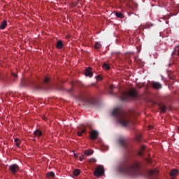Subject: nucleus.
Masks as SVG:
<instances>
[{
    "mask_svg": "<svg viewBox=\"0 0 179 179\" xmlns=\"http://www.w3.org/2000/svg\"><path fill=\"white\" fill-rule=\"evenodd\" d=\"M117 170L119 173L129 176V177H138L142 176V164L138 161H134L129 164V156H125L120 163Z\"/></svg>",
    "mask_w": 179,
    "mask_h": 179,
    "instance_id": "f257e3e1",
    "label": "nucleus"
},
{
    "mask_svg": "<svg viewBox=\"0 0 179 179\" xmlns=\"http://www.w3.org/2000/svg\"><path fill=\"white\" fill-rule=\"evenodd\" d=\"M50 83H51V79H50L48 77H45L43 83L36 81L30 78H27L21 80L20 86H22V87H24L26 86H30V85H32V86L36 90H41L42 89H50Z\"/></svg>",
    "mask_w": 179,
    "mask_h": 179,
    "instance_id": "f03ea898",
    "label": "nucleus"
},
{
    "mask_svg": "<svg viewBox=\"0 0 179 179\" xmlns=\"http://www.w3.org/2000/svg\"><path fill=\"white\" fill-rule=\"evenodd\" d=\"M112 115L117 119V122L122 127H128L131 123V117L120 108H115L112 112Z\"/></svg>",
    "mask_w": 179,
    "mask_h": 179,
    "instance_id": "7ed1b4c3",
    "label": "nucleus"
},
{
    "mask_svg": "<svg viewBox=\"0 0 179 179\" xmlns=\"http://www.w3.org/2000/svg\"><path fill=\"white\" fill-rule=\"evenodd\" d=\"M138 97V94L135 90H131L129 92H124L120 96V99L122 101H129L131 100H135Z\"/></svg>",
    "mask_w": 179,
    "mask_h": 179,
    "instance_id": "20e7f679",
    "label": "nucleus"
},
{
    "mask_svg": "<svg viewBox=\"0 0 179 179\" xmlns=\"http://www.w3.org/2000/svg\"><path fill=\"white\" fill-rule=\"evenodd\" d=\"M80 101L86 104L87 106H96V99L89 96V95H81L79 96Z\"/></svg>",
    "mask_w": 179,
    "mask_h": 179,
    "instance_id": "39448f33",
    "label": "nucleus"
},
{
    "mask_svg": "<svg viewBox=\"0 0 179 179\" xmlns=\"http://www.w3.org/2000/svg\"><path fill=\"white\" fill-rule=\"evenodd\" d=\"M8 171L11 173L13 176H15V174L19 173V171H20V168L19 167V165L14 164L8 166Z\"/></svg>",
    "mask_w": 179,
    "mask_h": 179,
    "instance_id": "423d86ee",
    "label": "nucleus"
},
{
    "mask_svg": "<svg viewBox=\"0 0 179 179\" xmlns=\"http://www.w3.org/2000/svg\"><path fill=\"white\" fill-rule=\"evenodd\" d=\"M103 174H104V168L103 166H98L94 172L95 177H101Z\"/></svg>",
    "mask_w": 179,
    "mask_h": 179,
    "instance_id": "0eeeda50",
    "label": "nucleus"
},
{
    "mask_svg": "<svg viewBox=\"0 0 179 179\" xmlns=\"http://www.w3.org/2000/svg\"><path fill=\"white\" fill-rule=\"evenodd\" d=\"M78 131L77 132L78 136H82L83 134L86 132V126L81 124L78 127Z\"/></svg>",
    "mask_w": 179,
    "mask_h": 179,
    "instance_id": "6e6552de",
    "label": "nucleus"
},
{
    "mask_svg": "<svg viewBox=\"0 0 179 179\" xmlns=\"http://www.w3.org/2000/svg\"><path fill=\"white\" fill-rule=\"evenodd\" d=\"M90 138L92 139V141H96L99 136V131L96 130H92V132L90 134Z\"/></svg>",
    "mask_w": 179,
    "mask_h": 179,
    "instance_id": "1a4fd4ad",
    "label": "nucleus"
},
{
    "mask_svg": "<svg viewBox=\"0 0 179 179\" xmlns=\"http://www.w3.org/2000/svg\"><path fill=\"white\" fill-rule=\"evenodd\" d=\"M115 90H117V87L114 85L112 84L109 86V94H111V96H117Z\"/></svg>",
    "mask_w": 179,
    "mask_h": 179,
    "instance_id": "9d476101",
    "label": "nucleus"
},
{
    "mask_svg": "<svg viewBox=\"0 0 179 179\" xmlns=\"http://www.w3.org/2000/svg\"><path fill=\"white\" fill-rule=\"evenodd\" d=\"M118 143L120 146H122V148H124V149H127L128 146V143H127V141L122 138L119 139Z\"/></svg>",
    "mask_w": 179,
    "mask_h": 179,
    "instance_id": "9b49d317",
    "label": "nucleus"
},
{
    "mask_svg": "<svg viewBox=\"0 0 179 179\" xmlns=\"http://www.w3.org/2000/svg\"><path fill=\"white\" fill-rule=\"evenodd\" d=\"M92 67H88L85 69V75L88 76V78H92L93 76V73L92 72Z\"/></svg>",
    "mask_w": 179,
    "mask_h": 179,
    "instance_id": "f8f14e48",
    "label": "nucleus"
},
{
    "mask_svg": "<svg viewBox=\"0 0 179 179\" xmlns=\"http://www.w3.org/2000/svg\"><path fill=\"white\" fill-rule=\"evenodd\" d=\"M152 87H153V89H155L157 90L159 89H162V87H163V85L162 84H160V83L152 82Z\"/></svg>",
    "mask_w": 179,
    "mask_h": 179,
    "instance_id": "ddd939ff",
    "label": "nucleus"
},
{
    "mask_svg": "<svg viewBox=\"0 0 179 179\" xmlns=\"http://www.w3.org/2000/svg\"><path fill=\"white\" fill-rule=\"evenodd\" d=\"M34 136L40 138V136H43V131L39 129H36L35 131H34Z\"/></svg>",
    "mask_w": 179,
    "mask_h": 179,
    "instance_id": "4468645a",
    "label": "nucleus"
},
{
    "mask_svg": "<svg viewBox=\"0 0 179 179\" xmlns=\"http://www.w3.org/2000/svg\"><path fill=\"white\" fill-rule=\"evenodd\" d=\"M171 177H177L178 176V170L177 169H172L170 173Z\"/></svg>",
    "mask_w": 179,
    "mask_h": 179,
    "instance_id": "2eb2a0df",
    "label": "nucleus"
},
{
    "mask_svg": "<svg viewBox=\"0 0 179 179\" xmlns=\"http://www.w3.org/2000/svg\"><path fill=\"white\" fill-rule=\"evenodd\" d=\"M56 47L59 50L64 48V43H62V41H58L57 43Z\"/></svg>",
    "mask_w": 179,
    "mask_h": 179,
    "instance_id": "dca6fc26",
    "label": "nucleus"
},
{
    "mask_svg": "<svg viewBox=\"0 0 179 179\" xmlns=\"http://www.w3.org/2000/svg\"><path fill=\"white\" fill-rule=\"evenodd\" d=\"M6 26H8V22L6 20H4L0 25V29L1 30H4V29L6 28Z\"/></svg>",
    "mask_w": 179,
    "mask_h": 179,
    "instance_id": "f3484780",
    "label": "nucleus"
},
{
    "mask_svg": "<svg viewBox=\"0 0 179 179\" xmlns=\"http://www.w3.org/2000/svg\"><path fill=\"white\" fill-rule=\"evenodd\" d=\"M159 109L161 110V113H162V114H164V113H166V110H167V108L164 105H160Z\"/></svg>",
    "mask_w": 179,
    "mask_h": 179,
    "instance_id": "a211bd4d",
    "label": "nucleus"
},
{
    "mask_svg": "<svg viewBox=\"0 0 179 179\" xmlns=\"http://www.w3.org/2000/svg\"><path fill=\"white\" fill-rule=\"evenodd\" d=\"M146 149V147L145 145L141 146L140 148V151L138 152L139 156H143V150Z\"/></svg>",
    "mask_w": 179,
    "mask_h": 179,
    "instance_id": "6ab92c4d",
    "label": "nucleus"
},
{
    "mask_svg": "<svg viewBox=\"0 0 179 179\" xmlns=\"http://www.w3.org/2000/svg\"><path fill=\"white\" fill-rule=\"evenodd\" d=\"M14 142L17 148H19V146H20V143H22V141L19 138H15Z\"/></svg>",
    "mask_w": 179,
    "mask_h": 179,
    "instance_id": "aec40b11",
    "label": "nucleus"
},
{
    "mask_svg": "<svg viewBox=\"0 0 179 179\" xmlns=\"http://www.w3.org/2000/svg\"><path fill=\"white\" fill-rule=\"evenodd\" d=\"M153 27V24L146 23L145 25L142 26V29H150Z\"/></svg>",
    "mask_w": 179,
    "mask_h": 179,
    "instance_id": "412c9836",
    "label": "nucleus"
},
{
    "mask_svg": "<svg viewBox=\"0 0 179 179\" xmlns=\"http://www.w3.org/2000/svg\"><path fill=\"white\" fill-rule=\"evenodd\" d=\"M102 66L105 71H110V65H108V64L104 63Z\"/></svg>",
    "mask_w": 179,
    "mask_h": 179,
    "instance_id": "4be33fe9",
    "label": "nucleus"
},
{
    "mask_svg": "<svg viewBox=\"0 0 179 179\" xmlns=\"http://www.w3.org/2000/svg\"><path fill=\"white\" fill-rule=\"evenodd\" d=\"M84 154L85 155V156H90V155H93V150H85Z\"/></svg>",
    "mask_w": 179,
    "mask_h": 179,
    "instance_id": "5701e85b",
    "label": "nucleus"
},
{
    "mask_svg": "<svg viewBox=\"0 0 179 179\" xmlns=\"http://www.w3.org/2000/svg\"><path fill=\"white\" fill-rule=\"evenodd\" d=\"M73 176H76V177H78V176H79V174H80V170L79 169H76L73 171Z\"/></svg>",
    "mask_w": 179,
    "mask_h": 179,
    "instance_id": "b1692460",
    "label": "nucleus"
},
{
    "mask_svg": "<svg viewBox=\"0 0 179 179\" xmlns=\"http://www.w3.org/2000/svg\"><path fill=\"white\" fill-rule=\"evenodd\" d=\"M116 17H118L119 19H124V14L122 13H116Z\"/></svg>",
    "mask_w": 179,
    "mask_h": 179,
    "instance_id": "393cba45",
    "label": "nucleus"
},
{
    "mask_svg": "<svg viewBox=\"0 0 179 179\" xmlns=\"http://www.w3.org/2000/svg\"><path fill=\"white\" fill-rule=\"evenodd\" d=\"M47 177H48V178H50V177L54 178V177H55V173L52 171L49 172L47 173Z\"/></svg>",
    "mask_w": 179,
    "mask_h": 179,
    "instance_id": "a878e982",
    "label": "nucleus"
},
{
    "mask_svg": "<svg viewBox=\"0 0 179 179\" xmlns=\"http://www.w3.org/2000/svg\"><path fill=\"white\" fill-rule=\"evenodd\" d=\"M10 78H11L12 80H15V79H17V74H16L15 73H11Z\"/></svg>",
    "mask_w": 179,
    "mask_h": 179,
    "instance_id": "bb28decb",
    "label": "nucleus"
},
{
    "mask_svg": "<svg viewBox=\"0 0 179 179\" xmlns=\"http://www.w3.org/2000/svg\"><path fill=\"white\" fill-rule=\"evenodd\" d=\"M94 48L96 49V50H100V48H101V44H100V43L99 42H96L94 45Z\"/></svg>",
    "mask_w": 179,
    "mask_h": 179,
    "instance_id": "cd10ccee",
    "label": "nucleus"
},
{
    "mask_svg": "<svg viewBox=\"0 0 179 179\" xmlns=\"http://www.w3.org/2000/svg\"><path fill=\"white\" fill-rule=\"evenodd\" d=\"M96 79H97V80H101L103 79V78H101V76L98 75V76H96Z\"/></svg>",
    "mask_w": 179,
    "mask_h": 179,
    "instance_id": "c85d7f7f",
    "label": "nucleus"
},
{
    "mask_svg": "<svg viewBox=\"0 0 179 179\" xmlns=\"http://www.w3.org/2000/svg\"><path fill=\"white\" fill-rule=\"evenodd\" d=\"M141 138H142V135L139 134L137 137L138 142H141Z\"/></svg>",
    "mask_w": 179,
    "mask_h": 179,
    "instance_id": "c756f323",
    "label": "nucleus"
},
{
    "mask_svg": "<svg viewBox=\"0 0 179 179\" xmlns=\"http://www.w3.org/2000/svg\"><path fill=\"white\" fill-rule=\"evenodd\" d=\"M79 160H80V162L83 161V155H81V156L79 157Z\"/></svg>",
    "mask_w": 179,
    "mask_h": 179,
    "instance_id": "7c9ffc66",
    "label": "nucleus"
},
{
    "mask_svg": "<svg viewBox=\"0 0 179 179\" xmlns=\"http://www.w3.org/2000/svg\"><path fill=\"white\" fill-rule=\"evenodd\" d=\"M74 155V157H76V159H78V157H79V155L76 154V153H73Z\"/></svg>",
    "mask_w": 179,
    "mask_h": 179,
    "instance_id": "2f4dec72",
    "label": "nucleus"
},
{
    "mask_svg": "<svg viewBox=\"0 0 179 179\" xmlns=\"http://www.w3.org/2000/svg\"><path fill=\"white\" fill-rule=\"evenodd\" d=\"M78 6V2H76V3H73V8H76V6Z\"/></svg>",
    "mask_w": 179,
    "mask_h": 179,
    "instance_id": "473e14b6",
    "label": "nucleus"
},
{
    "mask_svg": "<svg viewBox=\"0 0 179 179\" xmlns=\"http://www.w3.org/2000/svg\"><path fill=\"white\" fill-rule=\"evenodd\" d=\"M57 89H58V90H62V87H57Z\"/></svg>",
    "mask_w": 179,
    "mask_h": 179,
    "instance_id": "72a5a7b5",
    "label": "nucleus"
},
{
    "mask_svg": "<svg viewBox=\"0 0 179 179\" xmlns=\"http://www.w3.org/2000/svg\"><path fill=\"white\" fill-rule=\"evenodd\" d=\"M134 6H135V8H136H136H138V4L135 3V4H134Z\"/></svg>",
    "mask_w": 179,
    "mask_h": 179,
    "instance_id": "f704fd0d",
    "label": "nucleus"
},
{
    "mask_svg": "<svg viewBox=\"0 0 179 179\" xmlns=\"http://www.w3.org/2000/svg\"><path fill=\"white\" fill-rule=\"evenodd\" d=\"M178 56L179 57V46H178Z\"/></svg>",
    "mask_w": 179,
    "mask_h": 179,
    "instance_id": "c9c22d12",
    "label": "nucleus"
},
{
    "mask_svg": "<svg viewBox=\"0 0 179 179\" xmlns=\"http://www.w3.org/2000/svg\"><path fill=\"white\" fill-rule=\"evenodd\" d=\"M130 8H131V9H135V8H132V6H130Z\"/></svg>",
    "mask_w": 179,
    "mask_h": 179,
    "instance_id": "e433bc0d",
    "label": "nucleus"
},
{
    "mask_svg": "<svg viewBox=\"0 0 179 179\" xmlns=\"http://www.w3.org/2000/svg\"><path fill=\"white\" fill-rule=\"evenodd\" d=\"M69 92H72V90H69Z\"/></svg>",
    "mask_w": 179,
    "mask_h": 179,
    "instance_id": "4c0bfd02",
    "label": "nucleus"
},
{
    "mask_svg": "<svg viewBox=\"0 0 179 179\" xmlns=\"http://www.w3.org/2000/svg\"><path fill=\"white\" fill-rule=\"evenodd\" d=\"M166 23H169V22H168V21H166Z\"/></svg>",
    "mask_w": 179,
    "mask_h": 179,
    "instance_id": "58836bf2",
    "label": "nucleus"
},
{
    "mask_svg": "<svg viewBox=\"0 0 179 179\" xmlns=\"http://www.w3.org/2000/svg\"><path fill=\"white\" fill-rule=\"evenodd\" d=\"M92 162H94V159H93V161Z\"/></svg>",
    "mask_w": 179,
    "mask_h": 179,
    "instance_id": "ea45409f",
    "label": "nucleus"
},
{
    "mask_svg": "<svg viewBox=\"0 0 179 179\" xmlns=\"http://www.w3.org/2000/svg\"><path fill=\"white\" fill-rule=\"evenodd\" d=\"M172 179H175V178H172Z\"/></svg>",
    "mask_w": 179,
    "mask_h": 179,
    "instance_id": "a19ab883",
    "label": "nucleus"
}]
</instances>
